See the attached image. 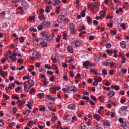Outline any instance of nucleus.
<instances>
[{
    "mask_svg": "<svg viewBox=\"0 0 129 129\" xmlns=\"http://www.w3.org/2000/svg\"><path fill=\"white\" fill-rule=\"evenodd\" d=\"M88 8H89V10H92V11H94V6L92 5V4H90Z\"/></svg>",
    "mask_w": 129,
    "mask_h": 129,
    "instance_id": "25",
    "label": "nucleus"
},
{
    "mask_svg": "<svg viewBox=\"0 0 129 129\" xmlns=\"http://www.w3.org/2000/svg\"><path fill=\"white\" fill-rule=\"evenodd\" d=\"M13 113L14 114H16V113H17V111H18V108H17V107H13Z\"/></svg>",
    "mask_w": 129,
    "mask_h": 129,
    "instance_id": "31",
    "label": "nucleus"
},
{
    "mask_svg": "<svg viewBox=\"0 0 129 129\" xmlns=\"http://www.w3.org/2000/svg\"><path fill=\"white\" fill-rule=\"evenodd\" d=\"M120 27L121 28H122V30H125L126 28H125V24L124 23H122L120 25Z\"/></svg>",
    "mask_w": 129,
    "mask_h": 129,
    "instance_id": "32",
    "label": "nucleus"
},
{
    "mask_svg": "<svg viewBox=\"0 0 129 129\" xmlns=\"http://www.w3.org/2000/svg\"><path fill=\"white\" fill-rule=\"evenodd\" d=\"M10 58L11 59L12 62H16L17 60L16 53L14 52L12 54V55L10 56Z\"/></svg>",
    "mask_w": 129,
    "mask_h": 129,
    "instance_id": "4",
    "label": "nucleus"
},
{
    "mask_svg": "<svg viewBox=\"0 0 129 129\" xmlns=\"http://www.w3.org/2000/svg\"><path fill=\"white\" fill-rule=\"evenodd\" d=\"M46 97H47L48 99L49 100H52V101H55V98L50 95H46Z\"/></svg>",
    "mask_w": 129,
    "mask_h": 129,
    "instance_id": "19",
    "label": "nucleus"
},
{
    "mask_svg": "<svg viewBox=\"0 0 129 129\" xmlns=\"http://www.w3.org/2000/svg\"><path fill=\"white\" fill-rule=\"evenodd\" d=\"M93 85H94V86H97V85H98V81H94L93 83Z\"/></svg>",
    "mask_w": 129,
    "mask_h": 129,
    "instance_id": "45",
    "label": "nucleus"
},
{
    "mask_svg": "<svg viewBox=\"0 0 129 129\" xmlns=\"http://www.w3.org/2000/svg\"><path fill=\"white\" fill-rule=\"evenodd\" d=\"M44 39L46 40V41L49 40V35L47 34L45 36L43 37Z\"/></svg>",
    "mask_w": 129,
    "mask_h": 129,
    "instance_id": "39",
    "label": "nucleus"
},
{
    "mask_svg": "<svg viewBox=\"0 0 129 129\" xmlns=\"http://www.w3.org/2000/svg\"><path fill=\"white\" fill-rule=\"evenodd\" d=\"M85 12H84L83 11H82V12L81 13V17H82L83 18H84V17H85Z\"/></svg>",
    "mask_w": 129,
    "mask_h": 129,
    "instance_id": "42",
    "label": "nucleus"
},
{
    "mask_svg": "<svg viewBox=\"0 0 129 129\" xmlns=\"http://www.w3.org/2000/svg\"><path fill=\"white\" fill-rule=\"evenodd\" d=\"M114 89L115 90L118 91L119 90V87L118 86H115Z\"/></svg>",
    "mask_w": 129,
    "mask_h": 129,
    "instance_id": "62",
    "label": "nucleus"
},
{
    "mask_svg": "<svg viewBox=\"0 0 129 129\" xmlns=\"http://www.w3.org/2000/svg\"><path fill=\"white\" fill-rule=\"evenodd\" d=\"M82 99H85V100H87V101H89V97H86V96L82 97Z\"/></svg>",
    "mask_w": 129,
    "mask_h": 129,
    "instance_id": "46",
    "label": "nucleus"
},
{
    "mask_svg": "<svg viewBox=\"0 0 129 129\" xmlns=\"http://www.w3.org/2000/svg\"><path fill=\"white\" fill-rule=\"evenodd\" d=\"M66 60L67 62H68V63H71V62L72 61V59L71 58H66Z\"/></svg>",
    "mask_w": 129,
    "mask_h": 129,
    "instance_id": "37",
    "label": "nucleus"
},
{
    "mask_svg": "<svg viewBox=\"0 0 129 129\" xmlns=\"http://www.w3.org/2000/svg\"><path fill=\"white\" fill-rule=\"evenodd\" d=\"M103 124L104 125H106V126H110V123L107 120H103Z\"/></svg>",
    "mask_w": 129,
    "mask_h": 129,
    "instance_id": "11",
    "label": "nucleus"
},
{
    "mask_svg": "<svg viewBox=\"0 0 129 129\" xmlns=\"http://www.w3.org/2000/svg\"><path fill=\"white\" fill-rule=\"evenodd\" d=\"M127 70L126 69H122L121 70V72L123 74H125L126 73Z\"/></svg>",
    "mask_w": 129,
    "mask_h": 129,
    "instance_id": "49",
    "label": "nucleus"
},
{
    "mask_svg": "<svg viewBox=\"0 0 129 129\" xmlns=\"http://www.w3.org/2000/svg\"><path fill=\"white\" fill-rule=\"evenodd\" d=\"M24 88H26V87H28L29 86V83H28V81L25 82L24 83Z\"/></svg>",
    "mask_w": 129,
    "mask_h": 129,
    "instance_id": "38",
    "label": "nucleus"
},
{
    "mask_svg": "<svg viewBox=\"0 0 129 129\" xmlns=\"http://www.w3.org/2000/svg\"><path fill=\"white\" fill-rule=\"evenodd\" d=\"M54 79H55V78H54V76H52L50 78V81L53 82V81H54Z\"/></svg>",
    "mask_w": 129,
    "mask_h": 129,
    "instance_id": "64",
    "label": "nucleus"
},
{
    "mask_svg": "<svg viewBox=\"0 0 129 129\" xmlns=\"http://www.w3.org/2000/svg\"><path fill=\"white\" fill-rule=\"evenodd\" d=\"M16 125V122H13L12 123L10 124V127H13V126Z\"/></svg>",
    "mask_w": 129,
    "mask_h": 129,
    "instance_id": "51",
    "label": "nucleus"
},
{
    "mask_svg": "<svg viewBox=\"0 0 129 129\" xmlns=\"http://www.w3.org/2000/svg\"><path fill=\"white\" fill-rule=\"evenodd\" d=\"M51 59L52 60L53 63H57V59L55 58H53V56L51 57Z\"/></svg>",
    "mask_w": 129,
    "mask_h": 129,
    "instance_id": "34",
    "label": "nucleus"
},
{
    "mask_svg": "<svg viewBox=\"0 0 129 129\" xmlns=\"http://www.w3.org/2000/svg\"><path fill=\"white\" fill-rule=\"evenodd\" d=\"M26 103V101L23 100L19 104V107H21L23 104H25Z\"/></svg>",
    "mask_w": 129,
    "mask_h": 129,
    "instance_id": "27",
    "label": "nucleus"
},
{
    "mask_svg": "<svg viewBox=\"0 0 129 129\" xmlns=\"http://www.w3.org/2000/svg\"><path fill=\"white\" fill-rule=\"evenodd\" d=\"M26 79H30V77H29V76H24L23 77V80H26Z\"/></svg>",
    "mask_w": 129,
    "mask_h": 129,
    "instance_id": "50",
    "label": "nucleus"
},
{
    "mask_svg": "<svg viewBox=\"0 0 129 129\" xmlns=\"http://www.w3.org/2000/svg\"><path fill=\"white\" fill-rule=\"evenodd\" d=\"M87 21L88 24H91V23H92V20H91V18L90 17H88L87 18Z\"/></svg>",
    "mask_w": 129,
    "mask_h": 129,
    "instance_id": "29",
    "label": "nucleus"
},
{
    "mask_svg": "<svg viewBox=\"0 0 129 129\" xmlns=\"http://www.w3.org/2000/svg\"><path fill=\"white\" fill-rule=\"evenodd\" d=\"M41 25L43 28H47L51 25V22L50 21H44L41 23Z\"/></svg>",
    "mask_w": 129,
    "mask_h": 129,
    "instance_id": "3",
    "label": "nucleus"
},
{
    "mask_svg": "<svg viewBox=\"0 0 129 129\" xmlns=\"http://www.w3.org/2000/svg\"><path fill=\"white\" fill-rule=\"evenodd\" d=\"M90 97L92 99V100H94V101H95V100H96V97H94V96H93V95H91Z\"/></svg>",
    "mask_w": 129,
    "mask_h": 129,
    "instance_id": "47",
    "label": "nucleus"
},
{
    "mask_svg": "<svg viewBox=\"0 0 129 129\" xmlns=\"http://www.w3.org/2000/svg\"><path fill=\"white\" fill-rule=\"evenodd\" d=\"M29 21H33L34 20H35L36 18H35V16H33V17H29L28 18Z\"/></svg>",
    "mask_w": 129,
    "mask_h": 129,
    "instance_id": "40",
    "label": "nucleus"
},
{
    "mask_svg": "<svg viewBox=\"0 0 129 129\" xmlns=\"http://www.w3.org/2000/svg\"><path fill=\"white\" fill-rule=\"evenodd\" d=\"M3 98H4V99H6V100H9V99H10V96L7 95L6 94H4Z\"/></svg>",
    "mask_w": 129,
    "mask_h": 129,
    "instance_id": "24",
    "label": "nucleus"
},
{
    "mask_svg": "<svg viewBox=\"0 0 129 129\" xmlns=\"http://www.w3.org/2000/svg\"><path fill=\"white\" fill-rule=\"evenodd\" d=\"M70 30L71 31V34L74 35V34H76V30L75 28H76V26L73 23H70L69 25Z\"/></svg>",
    "mask_w": 129,
    "mask_h": 129,
    "instance_id": "1",
    "label": "nucleus"
},
{
    "mask_svg": "<svg viewBox=\"0 0 129 129\" xmlns=\"http://www.w3.org/2000/svg\"><path fill=\"white\" fill-rule=\"evenodd\" d=\"M65 21V15L63 13L60 14L57 18V22L58 23H63Z\"/></svg>",
    "mask_w": 129,
    "mask_h": 129,
    "instance_id": "2",
    "label": "nucleus"
},
{
    "mask_svg": "<svg viewBox=\"0 0 129 129\" xmlns=\"http://www.w3.org/2000/svg\"><path fill=\"white\" fill-rule=\"evenodd\" d=\"M63 80H65V81H68V78L67 76H63Z\"/></svg>",
    "mask_w": 129,
    "mask_h": 129,
    "instance_id": "59",
    "label": "nucleus"
},
{
    "mask_svg": "<svg viewBox=\"0 0 129 129\" xmlns=\"http://www.w3.org/2000/svg\"><path fill=\"white\" fill-rule=\"evenodd\" d=\"M37 29L38 30V31H42V30H43V26L41 25H39L37 27Z\"/></svg>",
    "mask_w": 129,
    "mask_h": 129,
    "instance_id": "36",
    "label": "nucleus"
},
{
    "mask_svg": "<svg viewBox=\"0 0 129 129\" xmlns=\"http://www.w3.org/2000/svg\"><path fill=\"white\" fill-rule=\"evenodd\" d=\"M67 50L70 53H73V48H72V46H69L67 48Z\"/></svg>",
    "mask_w": 129,
    "mask_h": 129,
    "instance_id": "20",
    "label": "nucleus"
},
{
    "mask_svg": "<svg viewBox=\"0 0 129 129\" xmlns=\"http://www.w3.org/2000/svg\"><path fill=\"white\" fill-rule=\"evenodd\" d=\"M102 39L104 43L106 42V41L108 40V35L107 34H104L102 36Z\"/></svg>",
    "mask_w": 129,
    "mask_h": 129,
    "instance_id": "9",
    "label": "nucleus"
},
{
    "mask_svg": "<svg viewBox=\"0 0 129 129\" xmlns=\"http://www.w3.org/2000/svg\"><path fill=\"white\" fill-rule=\"evenodd\" d=\"M106 48H107L108 49H109V48L111 47V44L110 43H107L106 44Z\"/></svg>",
    "mask_w": 129,
    "mask_h": 129,
    "instance_id": "43",
    "label": "nucleus"
},
{
    "mask_svg": "<svg viewBox=\"0 0 129 129\" xmlns=\"http://www.w3.org/2000/svg\"><path fill=\"white\" fill-rule=\"evenodd\" d=\"M74 44H75L76 47H79V46H80V42L79 40L74 41Z\"/></svg>",
    "mask_w": 129,
    "mask_h": 129,
    "instance_id": "21",
    "label": "nucleus"
},
{
    "mask_svg": "<svg viewBox=\"0 0 129 129\" xmlns=\"http://www.w3.org/2000/svg\"><path fill=\"white\" fill-rule=\"evenodd\" d=\"M126 101V100L125 99H121L120 102L121 103H124Z\"/></svg>",
    "mask_w": 129,
    "mask_h": 129,
    "instance_id": "57",
    "label": "nucleus"
},
{
    "mask_svg": "<svg viewBox=\"0 0 129 129\" xmlns=\"http://www.w3.org/2000/svg\"><path fill=\"white\" fill-rule=\"evenodd\" d=\"M127 109V106H123L121 107L120 109L119 110V112H120V111H124V110H126Z\"/></svg>",
    "mask_w": 129,
    "mask_h": 129,
    "instance_id": "17",
    "label": "nucleus"
},
{
    "mask_svg": "<svg viewBox=\"0 0 129 129\" xmlns=\"http://www.w3.org/2000/svg\"><path fill=\"white\" fill-rule=\"evenodd\" d=\"M89 61H86L83 63V66L84 67V68H86L87 69L88 68V66H89Z\"/></svg>",
    "mask_w": 129,
    "mask_h": 129,
    "instance_id": "14",
    "label": "nucleus"
},
{
    "mask_svg": "<svg viewBox=\"0 0 129 129\" xmlns=\"http://www.w3.org/2000/svg\"><path fill=\"white\" fill-rule=\"evenodd\" d=\"M70 75L71 77H74V74H73V72L70 71Z\"/></svg>",
    "mask_w": 129,
    "mask_h": 129,
    "instance_id": "63",
    "label": "nucleus"
},
{
    "mask_svg": "<svg viewBox=\"0 0 129 129\" xmlns=\"http://www.w3.org/2000/svg\"><path fill=\"white\" fill-rule=\"evenodd\" d=\"M39 72H42V73H46V71L44 69H39Z\"/></svg>",
    "mask_w": 129,
    "mask_h": 129,
    "instance_id": "54",
    "label": "nucleus"
},
{
    "mask_svg": "<svg viewBox=\"0 0 129 129\" xmlns=\"http://www.w3.org/2000/svg\"><path fill=\"white\" fill-rule=\"evenodd\" d=\"M22 6H23V7H27V6H28V4H27V2L25 1H23L22 2Z\"/></svg>",
    "mask_w": 129,
    "mask_h": 129,
    "instance_id": "26",
    "label": "nucleus"
},
{
    "mask_svg": "<svg viewBox=\"0 0 129 129\" xmlns=\"http://www.w3.org/2000/svg\"><path fill=\"white\" fill-rule=\"evenodd\" d=\"M5 124V120L3 119L0 120V126H3Z\"/></svg>",
    "mask_w": 129,
    "mask_h": 129,
    "instance_id": "28",
    "label": "nucleus"
},
{
    "mask_svg": "<svg viewBox=\"0 0 129 129\" xmlns=\"http://www.w3.org/2000/svg\"><path fill=\"white\" fill-rule=\"evenodd\" d=\"M109 74H110V75H113V74H114V71H113V70H110L109 72Z\"/></svg>",
    "mask_w": 129,
    "mask_h": 129,
    "instance_id": "55",
    "label": "nucleus"
},
{
    "mask_svg": "<svg viewBox=\"0 0 129 129\" xmlns=\"http://www.w3.org/2000/svg\"><path fill=\"white\" fill-rule=\"evenodd\" d=\"M109 64H110V59H108L105 61L102 62V66H105V67H107Z\"/></svg>",
    "mask_w": 129,
    "mask_h": 129,
    "instance_id": "5",
    "label": "nucleus"
},
{
    "mask_svg": "<svg viewBox=\"0 0 129 129\" xmlns=\"http://www.w3.org/2000/svg\"><path fill=\"white\" fill-rule=\"evenodd\" d=\"M61 1L60 0H53L52 1V6L54 7H57L58 5H60Z\"/></svg>",
    "mask_w": 129,
    "mask_h": 129,
    "instance_id": "7",
    "label": "nucleus"
},
{
    "mask_svg": "<svg viewBox=\"0 0 129 129\" xmlns=\"http://www.w3.org/2000/svg\"><path fill=\"white\" fill-rule=\"evenodd\" d=\"M21 87H18L17 88L15 89V91L18 92V91L21 90Z\"/></svg>",
    "mask_w": 129,
    "mask_h": 129,
    "instance_id": "58",
    "label": "nucleus"
},
{
    "mask_svg": "<svg viewBox=\"0 0 129 129\" xmlns=\"http://www.w3.org/2000/svg\"><path fill=\"white\" fill-rule=\"evenodd\" d=\"M125 59H126L125 58V57L123 56L122 58V63H125Z\"/></svg>",
    "mask_w": 129,
    "mask_h": 129,
    "instance_id": "61",
    "label": "nucleus"
},
{
    "mask_svg": "<svg viewBox=\"0 0 129 129\" xmlns=\"http://www.w3.org/2000/svg\"><path fill=\"white\" fill-rule=\"evenodd\" d=\"M68 108L71 110H73L76 108V105L74 104H71L68 106Z\"/></svg>",
    "mask_w": 129,
    "mask_h": 129,
    "instance_id": "12",
    "label": "nucleus"
},
{
    "mask_svg": "<svg viewBox=\"0 0 129 129\" xmlns=\"http://www.w3.org/2000/svg\"><path fill=\"white\" fill-rule=\"evenodd\" d=\"M33 55H35V58L37 59L41 58V55L38 52H35L33 53Z\"/></svg>",
    "mask_w": 129,
    "mask_h": 129,
    "instance_id": "10",
    "label": "nucleus"
},
{
    "mask_svg": "<svg viewBox=\"0 0 129 129\" xmlns=\"http://www.w3.org/2000/svg\"><path fill=\"white\" fill-rule=\"evenodd\" d=\"M20 43H24V38L23 37H21L19 38Z\"/></svg>",
    "mask_w": 129,
    "mask_h": 129,
    "instance_id": "53",
    "label": "nucleus"
},
{
    "mask_svg": "<svg viewBox=\"0 0 129 129\" xmlns=\"http://www.w3.org/2000/svg\"><path fill=\"white\" fill-rule=\"evenodd\" d=\"M41 66V62H37L35 63V67H37V68H39Z\"/></svg>",
    "mask_w": 129,
    "mask_h": 129,
    "instance_id": "41",
    "label": "nucleus"
},
{
    "mask_svg": "<svg viewBox=\"0 0 129 129\" xmlns=\"http://www.w3.org/2000/svg\"><path fill=\"white\" fill-rule=\"evenodd\" d=\"M32 92H34V93L36 92V89H35V88H31L30 91V94H33Z\"/></svg>",
    "mask_w": 129,
    "mask_h": 129,
    "instance_id": "33",
    "label": "nucleus"
},
{
    "mask_svg": "<svg viewBox=\"0 0 129 129\" xmlns=\"http://www.w3.org/2000/svg\"><path fill=\"white\" fill-rule=\"evenodd\" d=\"M93 117H94V118H95L98 121H99V120L101 119V117H100L99 115H97L96 114H94Z\"/></svg>",
    "mask_w": 129,
    "mask_h": 129,
    "instance_id": "15",
    "label": "nucleus"
},
{
    "mask_svg": "<svg viewBox=\"0 0 129 129\" xmlns=\"http://www.w3.org/2000/svg\"><path fill=\"white\" fill-rule=\"evenodd\" d=\"M27 82L28 83L29 88H31L32 86H34V85L35 84V82L32 80H29L27 81Z\"/></svg>",
    "mask_w": 129,
    "mask_h": 129,
    "instance_id": "8",
    "label": "nucleus"
},
{
    "mask_svg": "<svg viewBox=\"0 0 129 129\" xmlns=\"http://www.w3.org/2000/svg\"><path fill=\"white\" fill-rule=\"evenodd\" d=\"M5 16H6V12L3 11L0 13L1 18H2L3 19H4V18H5Z\"/></svg>",
    "mask_w": 129,
    "mask_h": 129,
    "instance_id": "23",
    "label": "nucleus"
},
{
    "mask_svg": "<svg viewBox=\"0 0 129 129\" xmlns=\"http://www.w3.org/2000/svg\"><path fill=\"white\" fill-rule=\"evenodd\" d=\"M46 109V107L44 106L42 108H40L39 110L40 111H45Z\"/></svg>",
    "mask_w": 129,
    "mask_h": 129,
    "instance_id": "44",
    "label": "nucleus"
},
{
    "mask_svg": "<svg viewBox=\"0 0 129 129\" xmlns=\"http://www.w3.org/2000/svg\"><path fill=\"white\" fill-rule=\"evenodd\" d=\"M121 123V127H125V126H126V123H125L124 121Z\"/></svg>",
    "mask_w": 129,
    "mask_h": 129,
    "instance_id": "35",
    "label": "nucleus"
},
{
    "mask_svg": "<svg viewBox=\"0 0 129 129\" xmlns=\"http://www.w3.org/2000/svg\"><path fill=\"white\" fill-rule=\"evenodd\" d=\"M115 94V93H114V91H110L108 94V96H109V97H112V96H114Z\"/></svg>",
    "mask_w": 129,
    "mask_h": 129,
    "instance_id": "16",
    "label": "nucleus"
},
{
    "mask_svg": "<svg viewBox=\"0 0 129 129\" xmlns=\"http://www.w3.org/2000/svg\"><path fill=\"white\" fill-rule=\"evenodd\" d=\"M28 103H29L26 105L27 106H28V107L30 109H32V105H31V102H28Z\"/></svg>",
    "mask_w": 129,
    "mask_h": 129,
    "instance_id": "48",
    "label": "nucleus"
},
{
    "mask_svg": "<svg viewBox=\"0 0 129 129\" xmlns=\"http://www.w3.org/2000/svg\"><path fill=\"white\" fill-rule=\"evenodd\" d=\"M15 83L17 84V85H21V84H23V83H19L18 81H15Z\"/></svg>",
    "mask_w": 129,
    "mask_h": 129,
    "instance_id": "60",
    "label": "nucleus"
},
{
    "mask_svg": "<svg viewBox=\"0 0 129 129\" xmlns=\"http://www.w3.org/2000/svg\"><path fill=\"white\" fill-rule=\"evenodd\" d=\"M120 44L122 49H125L126 48V43L125 41H122L120 43Z\"/></svg>",
    "mask_w": 129,
    "mask_h": 129,
    "instance_id": "13",
    "label": "nucleus"
},
{
    "mask_svg": "<svg viewBox=\"0 0 129 129\" xmlns=\"http://www.w3.org/2000/svg\"><path fill=\"white\" fill-rule=\"evenodd\" d=\"M40 45L41 46H42L44 48L45 47H47L48 44H47V42H41Z\"/></svg>",
    "mask_w": 129,
    "mask_h": 129,
    "instance_id": "22",
    "label": "nucleus"
},
{
    "mask_svg": "<svg viewBox=\"0 0 129 129\" xmlns=\"http://www.w3.org/2000/svg\"><path fill=\"white\" fill-rule=\"evenodd\" d=\"M102 73H103V74H104V75H107V71L106 70H103Z\"/></svg>",
    "mask_w": 129,
    "mask_h": 129,
    "instance_id": "52",
    "label": "nucleus"
},
{
    "mask_svg": "<svg viewBox=\"0 0 129 129\" xmlns=\"http://www.w3.org/2000/svg\"><path fill=\"white\" fill-rule=\"evenodd\" d=\"M68 89L70 91H73L74 93H75L77 91V88L73 86H71L68 88Z\"/></svg>",
    "mask_w": 129,
    "mask_h": 129,
    "instance_id": "6",
    "label": "nucleus"
},
{
    "mask_svg": "<svg viewBox=\"0 0 129 129\" xmlns=\"http://www.w3.org/2000/svg\"><path fill=\"white\" fill-rule=\"evenodd\" d=\"M118 121H119V122H120V123H122V122H123V119H122V118L120 117L118 119Z\"/></svg>",
    "mask_w": 129,
    "mask_h": 129,
    "instance_id": "56",
    "label": "nucleus"
},
{
    "mask_svg": "<svg viewBox=\"0 0 129 129\" xmlns=\"http://www.w3.org/2000/svg\"><path fill=\"white\" fill-rule=\"evenodd\" d=\"M38 18L40 21H43V20H46V17H45L43 14L39 15Z\"/></svg>",
    "mask_w": 129,
    "mask_h": 129,
    "instance_id": "18",
    "label": "nucleus"
},
{
    "mask_svg": "<svg viewBox=\"0 0 129 129\" xmlns=\"http://www.w3.org/2000/svg\"><path fill=\"white\" fill-rule=\"evenodd\" d=\"M38 96L41 98H43L45 96V94L44 93H39Z\"/></svg>",
    "mask_w": 129,
    "mask_h": 129,
    "instance_id": "30",
    "label": "nucleus"
}]
</instances>
